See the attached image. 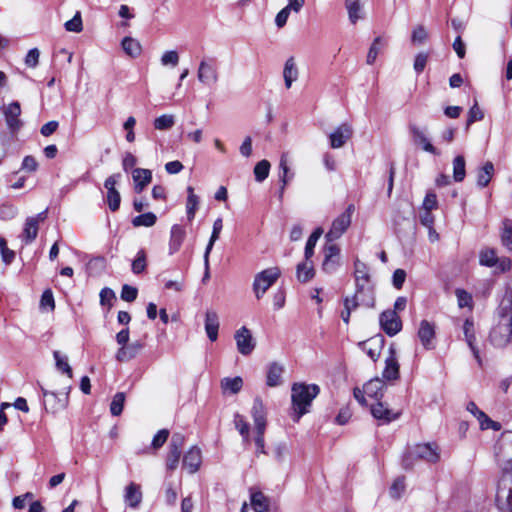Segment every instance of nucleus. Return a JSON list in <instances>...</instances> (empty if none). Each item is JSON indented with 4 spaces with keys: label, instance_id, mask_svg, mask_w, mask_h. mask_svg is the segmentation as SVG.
Listing matches in <instances>:
<instances>
[{
    "label": "nucleus",
    "instance_id": "58",
    "mask_svg": "<svg viewBox=\"0 0 512 512\" xmlns=\"http://www.w3.org/2000/svg\"><path fill=\"white\" fill-rule=\"evenodd\" d=\"M180 456L181 451L169 449L166 460V467L168 470L173 471L178 467Z\"/></svg>",
    "mask_w": 512,
    "mask_h": 512
},
{
    "label": "nucleus",
    "instance_id": "28",
    "mask_svg": "<svg viewBox=\"0 0 512 512\" xmlns=\"http://www.w3.org/2000/svg\"><path fill=\"white\" fill-rule=\"evenodd\" d=\"M340 249L336 244H329L324 248L323 270L326 272L333 271L337 266V257Z\"/></svg>",
    "mask_w": 512,
    "mask_h": 512
},
{
    "label": "nucleus",
    "instance_id": "55",
    "mask_svg": "<svg viewBox=\"0 0 512 512\" xmlns=\"http://www.w3.org/2000/svg\"><path fill=\"white\" fill-rule=\"evenodd\" d=\"M65 29L69 32L79 33L83 30L82 18L80 12H76L74 17L65 24Z\"/></svg>",
    "mask_w": 512,
    "mask_h": 512
},
{
    "label": "nucleus",
    "instance_id": "8",
    "mask_svg": "<svg viewBox=\"0 0 512 512\" xmlns=\"http://www.w3.org/2000/svg\"><path fill=\"white\" fill-rule=\"evenodd\" d=\"M496 506L499 512H512V474H504L498 483Z\"/></svg>",
    "mask_w": 512,
    "mask_h": 512
},
{
    "label": "nucleus",
    "instance_id": "54",
    "mask_svg": "<svg viewBox=\"0 0 512 512\" xmlns=\"http://www.w3.org/2000/svg\"><path fill=\"white\" fill-rule=\"evenodd\" d=\"M146 269V253L144 250H139L135 259L132 262V271L134 274H140Z\"/></svg>",
    "mask_w": 512,
    "mask_h": 512
},
{
    "label": "nucleus",
    "instance_id": "31",
    "mask_svg": "<svg viewBox=\"0 0 512 512\" xmlns=\"http://www.w3.org/2000/svg\"><path fill=\"white\" fill-rule=\"evenodd\" d=\"M345 8L351 24H356L364 18L362 0H345Z\"/></svg>",
    "mask_w": 512,
    "mask_h": 512
},
{
    "label": "nucleus",
    "instance_id": "40",
    "mask_svg": "<svg viewBox=\"0 0 512 512\" xmlns=\"http://www.w3.org/2000/svg\"><path fill=\"white\" fill-rule=\"evenodd\" d=\"M242 386H243V380L239 376L234 377V378L227 377L221 381V388L223 389V391L224 392L228 391L232 394L238 393L242 389Z\"/></svg>",
    "mask_w": 512,
    "mask_h": 512
},
{
    "label": "nucleus",
    "instance_id": "5",
    "mask_svg": "<svg viewBox=\"0 0 512 512\" xmlns=\"http://www.w3.org/2000/svg\"><path fill=\"white\" fill-rule=\"evenodd\" d=\"M71 386H66L62 391L56 393L41 386L43 403L46 411L56 413L64 410L69 403Z\"/></svg>",
    "mask_w": 512,
    "mask_h": 512
},
{
    "label": "nucleus",
    "instance_id": "25",
    "mask_svg": "<svg viewBox=\"0 0 512 512\" xmlns=\"http://www.w3.org/2000/svg\"><path fill=\"white\" fill-rule=\"evenodd\" d=\"M132 178L135 183V191L141 193L152 181V172L149 169L135 168L132 171Z\"/></svg>",
    "mask_w": 512,
    "mask_h": 512
},
{
    "label": "nucleus",
    "instance_id": "34",
    "mask_svg": "<svg viewBox=\"0 0 512 512\" xmlns=\"http://www.w3.org/2000/svg\"><path fill=\"white\" fill-rule=\"evenodd\" d=\"M283 371H284V368L282 365H280L278 363L270 364L268 371H267L266 384L269 387L279 386L282 382L281 377H282Z\"/></svg>",
    "mask_w": 512,
    "mask_h": 512
},
{
    "label": "nucleus",
    "instance_id": "64",
    "mask_svg": "<svg viewBox=\"0 0 512 512\" xmlns=\"http://www.w3.org/2000/svg\"><path fill=\"white\" fill-rule=\"evenodd\" d=\"M40 52L37 48H32L28 51L25 57V64L28 67L35 68L39 63Z\"/></svg>",
    "mask_w": 512,
    "mask_h": 512
},
{
    "label": "nucleus",
    "instance_id": "30",
    "mask_svg": "<svg viewBox=\"0 0 512 512\" xmlns=\"http://www.w3.org/2000/svg\"><path fill=\"white\" fill-rule=\"evenodd\" d=\"M250 503L255 512H268L270 508V499L261 491L250 489Z\"/></svg>",
    "mask_w": 512,
    "mask_h": 512
},
{
    "label": "nucleus",
    "instance_id": "6",
    "mask_svg": "<svg viewBox=\"0 0 512 512\" xmlns=\"http://www.w3.org/2000/svg\"><path fill=\"white\" fill-rule=\"evenodd\" d=\"M496 460L504 471V474H510L512 469V432H505L501 435L495 447Z\"/></svg>",
    "mask_w": 512,
    "mask_h": 512
},
{
    "label": "nucleus",
    "instance_id": "50",
    "mask_svg": "<svg viewBox=\"0 0 512 512\" xmlns=\"http://www.w3.org/2000/svg\"><path fill=\"white\" fill-rule=\"evenodd\" d=\"M270 162L268 160L259 161L254 167L255 180L263 182L269 175Z\"/></svg>",
    "mask_w": 512,
    "mask_h": 512
},
{
    "label": "nucleus",
    "instance_id": "3",
    "mask_svg": "<svg viewBox=\"0 0 512 512\" xmlns=\"http://www.w3.org/2000/svg\"><path fill=\"white\" fill-rule=\"evenodd\" d=\"M440 459L439 447L436 443H419L409 447L402 458L404 469H412L416 460L436 463Z\"/></svg>",
    "mask_w": 512,
    "mask_h": 512
},
{
    "label": "nucleus",
    "instance_id": "11",
    "mask_svg": "<svg viewBox=\"0 0 512 512\" xmlns=\"http://www.w3.org/2000/svg\"><path fill=\"white\" fill-rule=\"evenodd\" d=\"M198 80L204 85H212L218 81V71L213 59H203L197 71Z\"/></svg>",
    "mask_w": 512,
    "mask_h": 512
},
{
    "label": "nucleus",
    "instance_id": "56",
    "mask_svg": "<svg viewBox=\"0 0 512 512\" xmlns=\"http://www.w3.org/2000/svg\"><path fill=\"white\" fill-rule=\"evenodd\" d=\"M179 63V54L175 50H169L161 56V64L163 66L175 67Z\"/></svg>",
    "mask_w": 512,
    "mask_h": 512
},
{
    "label": "nucleus",
    "instance_id": "45",
    "mask_svg": "<svg viewBox=\"0 0 512 512\" xmlns=\"http://www.w3.org/2000/svg\"><path fill=\"white\" fill-rule=\"evenodd\" d=\"M175 124V117L172 114H163L155 118L153 125L154 128L160 131L168 130Z\"/></svg>",
    "mask_w": 512,
    "mask_h": 512
},
{
    "label": "nucleus",
    "instance_id": "57",
    "mask_svg": "<svg viewBox=\"0 0 512 512\" xmlns=\"http://www.w3.org/2000/svg\"><path fill=\"white\" fill-rule=\"evenodd\" d=\"M456 297H457L458 306L460 308H465V307H468L470 309L472 308V296L468 292H466L465 290H462V289H457Z\"/></svg>",
    "mask_w": 512,
    "mask_h": 512
},
{
    "label": "nucleus",
    "instance_id": "9",
    "mask_svg": "<svg viewBox=\"0 0 512 512\" xmlns=\"http://www.w3.org/2000/svg\"><path fill=\"white\" fill-rule=\"evenodd\" d=\"M354 211L355 206L350 204L342 214L333 220L330 230L325 235L327 242H333L339 239L346 232L351 225Z\"/></svg>",
    "mask_w": 512,
    "mask_h": 512
},
{
    "label": "nucleus",
    "instance_id": "26",
    "mask_svg": "<svg viewBox=\"0 0 512 512\" xmlns=\"http://www.w3.org/2000/svg\"><path fill=\"white\" fill-rule=\"evenodd\" d=\"M219 330V317L213 310H208L205 314V331L211 341H216L218 338Z\"/></svg>",
    "mask_w": 512,
    "mask_h": 512
},
{
    "label": "nucleus",
    "instance_id": "42",
    "mask_svg": "<svg viewBox=\"0 0 512 512\" xmlns=\"http://www.w3.org/2000/svg\"><path fill=\"white\" fill-rule=\"evenodd\" d=\"M385 45V41L382 37L378 36L374 39L373 43L370 46V49L367 54L366 62L368 65H372L378 54L380 53L381 48Z\"/></svg>",
    "mask_w": 512,
    "mask_h": 512
},
{
    "label": "nucleus",
    "instance_id": "20",
    "mask_svg": "<svg viewBox=\"0 0 512 512\" xmlns=\"http://www.w3.org/2000/svg\"><path fill=\"white\" fill-rule=\"evenodd\" d=\"M143 494L141 486L135 482H131L125 487L124 500L128 507L137 509L142 502Z\"/></svg>",
    "mask_w": 512,
    "mask_h": 512
},
{
    "label": "nucleus",
    "instance_id": "63",
    "mask_svg": "<svg viewBox=\"0 0 512 512\" xmlns=\"http://www.w3.org/2000/svg\"><path fill=\"white\" fill-rule=\"evenodd\" d=\"M169 437V431L167 429H162L157 432L152 440V447L154 449H159L164 445Z\"/></svg>",
    "mask_w": 512,
    "mask_h": 512
},
{
    "label": "nucleus",
    "instance_id": "21",
    "mask_svg": "<svg viewBox=\"0 0 512 512\" xmlns=\"http://www.w3.org/2000/svg\"><path fill=\"white\" fill-rule=\"evenodd\" d=\"M144 345L141 341H134L120 347L116 353V359L119 362H128L134 359L143 349Z\"/></svg>",
    "mask_w": 512,
    "mask_h": 512
},
{
    "label": "nucleus",
    "instance_id": "47",
    "mask_svg": "<svg viewBox=\"0 0 512 512\" xmlns=\"http://www.w3.org/2000/svg\"><path fill=\"white\" fill-rule=\"evenodd\" d=\"M156 220H157V217L154 213L147 212V213L141 214V215L133 218L132 224L134 227H140V226L151 227L156 223Z\"/></svg>",
    "mask_w": 512,
    "mask_h": 512
},
{
    "label": "nucleus",
    "instance_id": "44",
    "mask_svg": "<svg viewBox=\"0 0 512 512\" xmlns=\"http://www.w3.org/2000/svg\"><path fill=\"white\" fill-rule=\"evenodd\" d=\"M234 425L235 428L239 431L241 436L243 437V441L249 443L250 435H249V424L245 421L244 417L240 414L234 415Z\"/></svg>",
    "mask_w": 512,
    "mask_h": 512
},
{
    "label": "nucleus",
    "instance_id": "48",
    "mask_svg": "<svg viewBox=\"0 0 512 512\" xmlns=\"http://www.w3.org/2000/svg\"><path fill=\"white\" fill-rule=\"evenodd\" d=\"M53 356L57 369L67 374V376L71 379L73 377V372L68 363L67 357L61 355L59 351H54Z\"/></svg>",
    "mask_w": 512,
    "mask_h": 512
},
{
    "label": "nucleus",
    "instance_id": "62",
    "mask_svg": "<svg viewBox=\"0 0 512 512\" xmlns=\"http://www.w3.org/2000/svg\"><path fill=\"white\" fill-rule=\"evenodd\" d=\"M484 117L483 112L478 107L477 103H475L469 110L468 119H467V127L473 124L476 121L482 120Z\"/></svg>",
    "mask_w": 512,
    "mask_h": 512
},
{
    "label": "nucleus",
    "instance_id": "33",
    "mask_svg": "<svg viewBox=\"0 0 512 512\" xmlns=\"http://www.w3.org/2000/svg\"><path fill=\"white\" fill-rule=\"evenodd\" d=\"M279 167L281 169L280 181L282 183L279 196L282 198L286 185L294 176V173L290 172L288 167V153H283L281 155Z\"/></svg>",
    "mask_w": 512,
    "mask_h": 512
},
{
    "label": "nucleus",
    "instance_id": "51",
    "mask_svg": "<svg viewBox=\"0 0 512 512\" xmlns=\"http://www.w3.org/2000/svg\"><path fill=\"white\" fill-rule=\"evenodd\" d=\"M124 402L125 394L123 392H118L114 395L110 404V412L113 416H119L122 413Z\"/></svg>",
    "mask_w": 512,
    "mask_h": 512
},
{
    "label": "nucleus",
    "instance_id": "36",
    "mask_svg": "<svg viewBox=\"0 0 512 512\" xmlns=\"http://www.w3.org/2000/svg\"><path fill=\"white\" fill-rule=\"evenodd\" d=\"M187 202H186V212L187 218L189 221H192L195 217L196 211L199 206V197L194 193V189L192 186L187 187Z\"/></svg>",
    "mask_w": 512,
    "mask_h": 512
},
{
    "label": "nucleus",
    "instance_id": "22",
    "mask_svg": "<svg viewBox=\"0 0 512 512\" xmlns=\"http://www.w3.org/2000/svg\"><path fill=\"white\" fill-rule=\"evenodd\" d=\"M202 462L201 450L197 446L191 447L183 458V467L187 468L189 473L198 471Z\"/></svg>",
    "mask_w": 512,
    "mask_h": 512
},
{
    "label": "nucleus",
    "instance_id": "27",
    "mask_svg": "<svg viewBox=\"0 0 512 512\" xmlns=\"http://www.w3.org/2000/svg\"><path fill=\"white\" fill-rule=\"evenodd\" d=\"M185 236H186V231L182 226L175 224L171 227L170 240H169V253L170 254H174L180 249Z\"/></svg>",
    "mask_w": 512,
    "mask_h": 512
},
{
    "label": "nucleus",
    "instance_id": "2",
    "mask_svg": "<svg viewBox=\"0 0 512 512\" xmlns=\"http://www.w3.org/2000/svg\"><path fill=\"white\" fill-rule=\"evenodd\" d=\"M292 405L295 412V421L308 412L312 400L319 394L320 388L316 384L295 383L291 390Z\"/></svg>",
    "mask_w": 512,
    "mask_h": 512
},
{
    "label": "nucleus",
    "instance_id": "17",
    "mask_svg": "<svg viewBox=\"0 0 512 512\" xmlns=\"http://www.w3.org/2000/svg\"><path fill=\"white\" fill-rule=\"evenodd\" d=\"M350 301L354 303L356 307L365 306L372 308L375 303L374 285L366 287L361 286V289H356Z\"/></svg>",
    "mask_w": 512,
    "mask_h": 512
},
{
    "label": "nucleus",
    "instance_id": "60",
    "mask_svg": "<svg viewBox=\"0 0 512 512\" xmlns=\"http://www.w3.org/2000/svg\"><path fill=\"white\" fill-rule=\"evenodd\" d=\"M138 290L130 285L125 284L122 287L121 299L127 302H133L137 298Z\"/></svg>",
    "mask_w": 512,
    "mask_h": 512
},
{
    "label": "nucleus",
    "instance_id": "15",
    "mask_svg": "<svg viewBox=\"0 0 512 512\" xmlns=\"http://www.w3.org/2000/svg\"><path fill=\"white\" fill-rule=\"evenodd\" d=\"M462 331L464 334V340L466 341L468 347L470 348L474 358L477 360L479 364H481V357L479 354V350L476 346V330L472 318L465 319L462 325Z\"/></svg>",
    "mask_w": 512,
    "mask_h": 512
},
{
    "label": "nucleus",
    "instance_id": "1",
    "mask_svg": "<svg viewBox=\"0 0 512 512\" xmlns=\"http://www.w3.org/2000/svg\"><path fill=\"white\" fill-rule=\"evenodd\" d=\"M496 348L506 347L512 340V310L510 304L501 305L496 313L495 322L488 337Z\"/></svg>",
    "mask_w": 512,
    "mask_h": 512
},
{
    "label": "nucleus",
    "instance_id": "35",
    "mask_svg": "<svg viewBox=\"0 0 512 512\" xmlns=\"http://www.w3.org/2000/svg\"><path fill=\"white\" fill-rule=\"evenodd\" d=\"M494 174V165L492 162H486L477 173V185L481 188L486 187Z\"/></svg>",
    "mask_w": 512,
    "mask_h": 512
},
{
    "label": "nucleus",
    "instance_id": "19",
    "mask_svg": "<svg viewBox=\"0 0 512 512\" xmlns=\"http://www.w3.org/2000/svg\"><path fill=\"white\" fill-rule=\"evenodd\" d=\"M384 345V338L381 335H377L368 339L367 341L360 342L359 346L362 350L373 360L376 361Z\"/></svg>",
    "mask_w": 512,
    "mask_h": 512
},
{
    "label": "nucleus",
    "instance_id": "38",
    "mask_svg": "<svg viewBox=\"0 0 512 512\" xmlns=\"http://www.w3.org/2000/svg\"><path fill=\"white\" fill-rule=\"evenodd\" d=\"M121 45H122V48L125 51V53L127 55H129L130 57L135 58L141 54V51H142L141 44L139 43V41H137L136 39H134L132 37H125L122 40Z\"/></svg>",
    "mask_w": 512,
    "mask_h": 512
},
{
    "label": "nucleus",
    "instance_id": "12",
    "mask_svg": "<svg viewBox=\"0 0 512 512\" xmlns=\"http://www.w3.org/2000/svg\"><path fill=\"white\" fill-rule=\"evenodd\" d=\"M379 322L381 328L389 336L396 335L402 328V323L399 316L395 311L392 310L382 312L379 318Z\"/></svg>",
    "mask_w": 512,
    "mask_h": 512
},
{
    "label": "nucleus",
    "instance_id": "49",
    "mask_svg": "<svg viewBox=\"0 0 512 512\" xmlns=\"http://www.w3.org/2000/svg\"><path fill=\"white\" fill-rule=\"evenodd\" d=\"M479 262L483 266L493 267L497 263V255L494 249L485 248L480 252Z\"/></svg>",
    "mask_w": 512,
    "mask_h": 512
},
{
    "label": "nucleus",
    "instance_id": "18",
    "mask_svg": "<svg viewBox=\"0 0 512 512\" xmlns=\"http://www.w3.org/2000/svg\"><path fill=\"white\" fill-rule=\"evenodd\" d=\"M382 377L387 381L397 380L399 378V363L396 357V351L393 347L389 348V355L385 359V368Z\"/></svg>",
    "mask_w": 512,
    "mask_h": 512
},
{
    "label": "nucleus",
    "instance_id": "37",
    "mask_svg": "<svg viewBox=\"0 0 512 512\" xmlns=\"http://www.w3.org/2000/svg\"><path fill=\"white\" fill-rule=\"evenodd\" d=\"M38 220L36 218H27L24 229H23V239L26 243H31L34 241L38 234Z\"/></svg>",
    "mask_w": 512,
    "mask_h": 512
},
{
    "label": "nucleus",
    "instance_id": "7",
    "mask_svg": "<svg viewBox=\"0 0 512 512\" xmlns=\"http://www.w3.org/2000/svg\"><path fill=\"white\" fill-rule=\"evenodd\" d=\"M280 276L281 270L278 267H270L257 273L253 281V291L256 298L261 299Z\"/></svg>",
    "mask_w": 512,
    "mask_h": 512
},
{
    "label": "nucleus",
    "instance_id": "59",
    "mask_svg": "<svg viewBox=\"0 0 512 512\" xmlns=\"http://www.w3.org/2000/svg\"><path fill=\"white\" fill-rule=\"evenodd\" d=\"M107 202H108V205H109V208L111 211H113V212L117 211L120 207V202H121L120 193L117 190L108 191L107 192Z\"/></svg>",
    "mask_w": 512,
    "mask_h": 512
},
{
    "label": "nucleus",
    "instance_id": "29",
    "mask_svg": "<svg viewBox=\"0 0 512 512\" xmlns=\"http://www.w3.org/2000/svg\"><path fill=\"white\" fill-rule=\"evenodd\" d=\"M299 77V70L296 65V61L294 57H289L283 68V78L285 87L287 89L291 88L293 82H295Z\"/></svg>",
    "mask_w": 512,
    "mask_h": 512
},
{
    "label": "nucleus",
    "instance_id": "43",
    "mask_svg": "<svg viewBox=\"0 0 512 512\" xmlns=\"http://www.w3.org/2000/svg\"><path fill=\"white\" fill-rule=\"evenodd\" d=\"M322 234H323V229L319 227V228L315 229L313 231V233L309 236V238L306 242V246H305V259L306 260H309L312 257L316 243Z\"/></svg>",
    "mask_w": 512,
    "mask_h": 512
},
{
    "label": "nucleus",
    "instance_id": "23",
    "mask_svg": "<svg viewBox=\"0 0 512 512\" xmlns=\"http://www.w3.org/2000/svg\"><path fill=\"white\" fill-rule=\"evenodd\" d=\"M409 130L415 144L421 145L423 150L428 153L434 155L439 154L437 149L430 143L429 139L426 137L424 131H422L418 126L412 124L409 126Z\"/></svg>",
    "mask_w": 512,
    "mask_h": 512
},
{
    "label": "nucleus",
    "instance_id": "61",
    "mask_svg": "<svg viewBox=\"0 0 512 512\" xmlns=\"http://www.w3.org/2000/svg\"><path fill=\"white\" fill-rule=\"evenodd\" d=\"M355 280H362L364 278L370 277L369 268L367 265L359 260L355 262V271H354Z\"/></svg>",
    "mask_w": 512,
    "mask_h": 512
},
{
    "label": "nucleus",
    "instance_id": "53",
    "mask_svg": "<svg viewBox=\"0 0 512 512\" xmlns=\"http://www.w3.org/2000/svg\"><path fill=\"white\" fill-rule=\"evenodd\" d=\"M405 491V478L404 477H397L390 489H389V495L391 498L393 499H399L402 494L404 493Z\"/></svg>",
    "mask_w": 512,
    "mask_h": 512
},
{
    "label": "nucleus",
    "instance_id": "16",
    "mask_svg": "<svg viewBox=\"0 0 512 512\" xmlns=\"http://www.w3.org/2000/svg\"><path fill=\"white\" fill-rule=\"evenodd\" d=\"M418 338L422 344V346L426 350H431L435 347L434 339H435V326L427 320H422L418 329Z\"/></svg>",
    "mask_w": 512,
    "mask_h": 512
},
{
    "label": "nucleus",
    "instance_id": "10",
    "mask_svg": "<svg viewBox=\"0 0 512 512\" xmlns=\"http://www.w3.org/2000/svg\"><path fill=\"white\" fill-rule=\"evenodd\" d=\"M234 339L236 341L237 350L241 355H250L256 347L255 339L246 326H242L235 332Z\"/></svg>",
    "mask_w": 512,
    "mask_h": 512
},
{
    "label": "nucleus",
    "instance_id": "32",
    "mask_svg": "<svg viewBox=\"0 0 512 512\" xmlns=\"http://www.w3.org/2000/svg\"><path fill=\"white\" fill-rule=\"evenodd\" d=\"M384 388V381L380 378H374L364 385L363 392L366 396L378 400L383 396Z\"/></svg>",
    "mask_w": 512,
    "mask_h": 512
},
{
    "label": "nucleus",
    "instance_id": "4",
    "mask_svg": "<svg viewBox=\"0 0 512 512\" xmlns=\"http://www.w3.org/2000/svg\"><path fill=\"white\" fill-rule=\"evenodd\" d=\"M251 415L256 430L255 444L257 452L265 453L264 433L266 430V410L261 399L256 398L254 400Z\"/></svg>",
    "mask_w": 512,
    "mask_h": 512
},
{
    "label": "nucleus",
    "instance_id": "46",
    "mask_svg": "<svg viewBox=\"0 0 512 512\" xmlns=\"http://www.w3.org/2000/svg\"><path fill=\"white\" fill-rule=\"evenodd\" d=\"M314 276L313 266L308 264L307 261L297 265V279L300 282H308Z\"/></svg>",
    "mask_w": 512,
    "mask_h": 512
},
{
    "label": "nucleus",
    "instance_id": "52",
    "mask_svg": "<svg viewBox=\"0 0 512 512\" xmlns=\"http://www.w3.org/2000/svg\"><path fill=\"white\" fill-rule=\"evenodd\" d=\"M501 241L508 250H512V222L508 219L503 221Z\"/></svg>",
    "mask_w": 512,
    "mask_h": 512
},
{
    "label": "nucleus",
    "instance_id": "24",
    "mask_svg": "<svg viewBox=\"0 0 512 512\" xmlns=\"http://www.w3.org/2000/svg\"><path fill=\"white\" fill-rule=\"evenodd\" d=\"M371 413L374 418L382 420L385 423H389L393 420H396L400 415L399 412H393L388 407H386L382 402L379 401L371 405Z\"/></svg>",
    "mask_w": 512,
    "mask_h": 512
},
{
    "label": "nucleus",
    "instance_id": "41",
    "mask_svg": "<svg viewBox=\"0 0 512 512\" xmlns=\"http://www.w3.org/2000/svg\"><path fill=\"white\" fill-rule=\"evenodd\" d=\"M465 175V159L462 155H458L453 160V178L456 182H462Z\"/></svg>",
    "mask_w": 512,
    "mask_h": 512
},
{
    "label": "nucleus",
    "instance_id": "13",
    "mask_svg": "<svg viewBox=\"0 0 512 512\" xmlns=\"http://www.w3.org/2000/svg\"><path fill=\"white\" fill-rule=\"evenodd\" d=\"M353 129L348 123H342L333 132L329 134L330 147L333 149L341 148L352 137Z\"/></svg>",
    "mask_w": 512,
    "mask_h": 512
},
{
    "label": "nucleus",
    "instance_id": "14",
    "mask_svg": "<svg viewBox=\"0 0 512 512\" xmlns=\"http://www.w3.org/2000/svg\"><path fill=\"white\" fill-rule=\"evenodd\" d=\"M3 113L9 130L12 133L17 132L22 126V121L19 119L21 114L20 103L14 101L8 104L6 107H4Z\"/></svg>",
    "mask_w": 512,
    "mask_h": 512
},
{
    "label": "nucleus",
    "instance_id": "39",
    "mask_svg": "<svg viewBox=\"0 0 512 512\" xmlns=\"http://www.w3.org/2000/svg\"><path fill=\"white\" fill-rule=\"evenodd\" d=\"M222 228H223V222H222V219L221 218H217L214 223H213V230H212V234H211V237H210V240L206 246V249H205V252H204V257L205 260L207 261V257L210 256V253L212 251V248L214 246V243L219 239V236H220V233L222 231Z\"/></svg>",
    "mask_w": 512,
    "mask_h": 512
}]
</instances>
